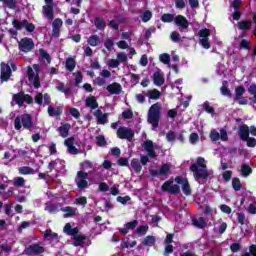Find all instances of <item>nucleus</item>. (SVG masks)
Here are the masks:
<instances>
[{
  "label": "nucleus",
  "instance_id": "f257e3e1",
  "mask_svg": "<svg viewBox=\"0 0 256 256\" xmlns=\"http://www.w3.org/2000/svg\"><path fill=\"white\" fill-rule=\"evenodd\" d=\"M190 171L193 173L195 181L200 179H209V170L207 169V164H205V158L198 157L196 163L190 166Z\"/></svg>",
  "mask_w": 256,
  "mask_h": 256
},
{
  "label": "nucleus",
  "instance_id": "f03ea898",
  "mask_svg": "<svg viewBox=\"0 0 256 256\" xmlns=\"http://www.w3.org/2000/svg\"><path fill=\"white\" fill-rule=\"evenodd\" d=\"M142 147L146 151L147 155L140 156V163L145 166L149 163V159H157V152L155 151L161 149V147L154 143L153 140H145Z\"/></svg>",
  "mask_w": 256,
  "mask_h": 256
},
{
  "label": "nucleus",
  "instance_id": "7ed1b4c3",
  "mask_svg": "<svg viewBox=\"0 0 256 256\" xmlns=\"http://www.w3.org/2000/svg\"><path fill=\"white\" fill-rule=\"evenodd\" d=\"M159 121H161V104L155 103L148 110L147 123L152 125L153 129H157Z\"/></svg>",
  "mask_w": 256,
  "mask_h": 256
},
{
  "label": "nucleus",
  "instance_id": "20e7f679",
  "mask_svg": "<svg viewBox=\"0 0 256 256\" xmlns=\"http://www.w3.org/2000/svg\"><path fill=\"white\" fill-rule=\"evenodd\" d=\"M14 127L16 131H21V127L28 129V131H32L34 127L33 117L28 113L23 114L21 117L17 116L14 119Z\"/></svg>",
  "mask_w": 256,
  "mask_h": 256
},
{
  "label": "nucleus",
  "instance_id": "39448f33",
  "mask_svg": "<svg viewBox=\"0 0 256 256\" xmlns=\"http://www.w3.org/2000/svg\"><path fill=\"white\" fill-rule=\"evenodd\" d=\"M39 73H41V68L39 65H34L33 68L31 66L27 67L28 81L33 84L35 89H39V87H41V79L39 78Z\"/></svg>",
  "mask_w": 256,
  "mask_h": 256
},
{
  "label": "nucleus",
  "instance_id": "423d86ee",
  "mask_svg": "<svg viewBox=\"0 0 256 256\" xmlns=\"http://www.w3.org/2000/svg\"><path fill=\"white\" fill-rule=\"evenodd\" d=\"M211 33H213V29L207 28L201 29L198 33L200 45H202L204 49H209L211 47L209 44V35H211Z\"/></svg>",
  "mask_w": 256,
  "mask_h": 256
},
{
  "label": "nucleus",
  "instance_id": "0eeeda50",
  "mask_svg": "<svg viewBox=\"0 0 256 256\" xmlns=\"http://www.w3.org/2000/svg\"><path fill=\"white\" fill-rule=\"evenodd\" d=\"M116 135L118 139H126L127 141H133V137H135V132L131 128L122 126L117 129Z\"/></svg>",
  "mask_w": 256,
  "mask_h": 256
},
{
  "label": "nucleus",
  "instance_id": "6e6552de",
  "mask_svg": "<svg viewBox=\"0 0 256 256\" xmlns=\"http://www.w3.org/2000/svg\"><path fill=\"white\" fill-rule=\"evenodd\" d=\"M161 189L164 193H171V195H179V193H181L179 185L173 184L172 180L164 182Z\"/></svg>",
  "mask_w": 256,
  "mask_h": 256
},
{
  "label": "nucleus",
  "instance_id": "1a4fd4ad",
  "mask_svg": "<svg viewBox=\"0 0 256 256\" xmlns=\"http://www.w3.org/2000/svg\"><path fill=\"white\" fill-rule=\"evenodd\" d=\"M87 177H89V173L81 170L77 172L76 185L78 189H87V187H89V182H87Z\"/></svg>",
  "mask_w": 256,
  "mask_h": 256
},
{
  "label": "nucleus",
  "instance_id": "9d476101",
  "mask_svg": "<svg viewBox=\"0 0 256 256\" xmlns=\"http://www.w3.org/2000/svg\"><path fill=\"white\" fill-rule=\"evenodd\" d=\"M25 255H43L45 253V247L39 245V243H34L29 245L24 250Z\"/></svg>",
  "mask_w": 256,
  "mask_h": 256
},
{
  "label": "nucleus",
  "instance_id": "9b49d317",
  "mask_svg": "<svg viewBox=\"0 0 256 256\" xmlns=\"http://www.w3.org/2000/svg\"><path fill=\"white\" fill-rule=\"evenodd\" d=\"M245 86L239 85L235 88V95H234V101H238L239 105H248L249 100L243 98V95H245Z\"/></svg>",
  "mask_w": 256,
  "mask_h": 256
},
{
  "label": "nucleus",
  "instance_id": "f8f14e48",
  "mask_svg": "<svg viewBox=\"0 0 256 256\" xmlns=\"http://www.w3.org/2000/svg\"><path fill=\"white\" fill-rule=\"evenodd\" d=\"M18 47L23 53H29L35 47V43L33 39L25 37L18 42Z\"/></svg>",
  "mask_w": 256,
  "mask_h": 256
},
{
  "label": "nucleus",
  "instance_id": "ddd939ff",
  "mask_svg": "<svg viewBox=\"0 0 256 256\" xmlns=\"http://www.w3.org/2000/svg\"><path fill=\"white\" fill-rule=\"evenodd\" d=\"M170 171H171V165L165 163L160 166L159 170L151 169L150 175L151 177H165L169 175Z\"/></svg>",
  "mask_w": 256,
  "mask_h": 256
},
{
  "label": "nucleus",
  "instance_id": "4468645a",
  "mask_svg": "<svg viewBox=\"0 0 256 256\" xmlns=\"http://www.w3.org/2000/svg\"><path fill=\"white\" fill-rule=\"evenodd\" d=\"M13 26L15 27V29H23V27H25L26 31H28V33H33V31H35V25H33V23H29L27 20H23L22 22L18 21V20H13Z\"/></svg>",
  "mask_w": 256,
  "mask_h": 256
},
{
  "label": "nucleus",
  "instance_id": "2eb2a0df",
  "mask_svg": "<svg viewBox=\"0 0 256 256\" xmlns=\"http://www.w3.org/2000/svg\"><path fill=\"white\" fill-rule=\"evenodd\" d=\"M74 144V137H69L64 141V145L67 147V151L68 153H70V155H79V149H77Z\"/></svg>",
  "mask_w": 256,
  "mask_h": 256
},
{
  "label": "nucleus",
  "instance_id": "dca6fc26",
  "mask_svg": "<svg viewBox=\"0 0 256 256\" xmlns=\"http://www.w3.org/2000/svg\"><path fill=\"white\" fill-rule=\"evenodd\" d=\"M137 225H139V221L133 220V221H130V222H127L126 224H124V228H120V229H118V231L121 235H127V233H129V231H133V229H136Z\"/></svg>",
  "mask_w": 256,
  "mask_h": 256
},
{
  "label": "nucleus",
  "instance_id": "f3484780",
  "mask_svg": "<svg viewBox=\"0 0 256 256\" xmlns=\"http://www.w3.org/2000/svg\"><path fill=\"white\" fill-rule=\"evenodd\" d=\"M12 73L13 72L11 71V66L2 65L1 66V74H0L1 81H9V79H11Z\"/></svg>",
  "mask_w": 256,
  "mask_h": 256
},
{
  "label": "nucleus",
  "instance_id": "a211bd4d",
  "mask_svg": "<svg viewBox=\"0 0 256 256\" xmlns=\"http://www.w3.org/2000/svg\"><path fill=\"white\" fill-rule=\"evenodd\" d=\"M106 89L110 95H120L123 87H121V84L113 82L112 84L108 85Z\"/></svg>",
  "mask_w": 256,
  "mask_h": 256
},
{
  "label": "nucleus",
  "instance_id": "6ab92c4d",
  "mask_svg": "<svg viewBox=\"0 0 256 256\" xmlns=\"http://www.w3.org/2000/svg\"><path fill=\"white\" fill-rule=\"evenodd\" d=\"M249 126L247 124H243L241 126H239L238 128V135L241 139V141H246L247 139H249Z\"/></svg>",
  "mask_w": 256,
  "mask_h": 256
},
{
  "label": "nucleus",
  "instance_id": "aec40b11",
  "mask_svg": "<svg viewBox=\"0 0 256 256\" xmlns=\"http://www.w3.org/2000/svg\"><path fill=\"white\" fill-rule=\"evenodd\" d=\"M174 23L177 27H180V29H187V27H189V21L183 15L176 16L174 18Z\"/></svg>",
  "mask_w": 256,
  "mask_h": 256
},
{
  "label": "nucleus",
  "instance_id": "412c9836",
  "mask_svg": "<svg viewBox=\"0 0 256 256\" xmlns=\"http://www.w3.org/2000/svg\"><path fill=\"white\" fill-rule=\"evenodd\" d=\"M94 116L97 119L98 125H105V123H107L109 121L108 120L109 114H107V113L103 114V111H101L99 109L96 110V112L94 113Z\"/></svg>",
  "mask_w": 256,
  "mask_h": 256
},
{
  "label": "nucleus",
  "instance_id": "4be33fe9",
  "mask_svg": "<svg viewBox=\"0 0 256 256\" xmlns=\"http://www.w3.org/2000/svg\"><path fill=\"white\" fill-rule=\"evenodd\" d=\"M42 13L44 17H46V19H48L49 21H53V5H44L42 8Z\"/></svg>",
  "mask_w": 256,
  "mask_h": 256
},
{
  "label": "nucleus",
  "instance_id": "5701e85b",
  "mask_svg": "<svg viewBox=\"0 0 256 256\" xmlns=\"http://www.w3.org/2000/svg\"><path fill=\"white\" fill-rule=\"evenodd\" d=\"M86 107L91 108V110L99 109V103L97 102V98L95 96H89L85 100Z\"/></svg>",
  "mask_w": 256,
  "mask_h": 256
},
{
  "label": "nucleus",
  "instance_id": "b1692460",
  "mask_svg": "<svg viewBox=\"0 0 256 256\" xmlns=\"http://www.w3.org/2000/svg\"><path fill=\"white\" fill-rule=\"evenodd\" d=\"M71 130V124L65 123L62 126L58 127L57 131L60 134V137H63V139L69 137V131Z\"/></svg>",
  "mask_w": 256,
  "mask_h": 256
},
{
  "label": "nucleus",
  "instance_id": "393cba45",
  "mask_svg": "<svg viewBox=\"0 0 256 256\" xmlns=\"http://www.w3.org/2000/svg\"><path fill=\"white\" fill-rule=\"evenodd\" d=\"M60 211L65 213L63 215L64 219H69V217H75V215L77 214V210L71 206H66L64 208H61Z\"/></svg>",
  "mask_w": 256,
  "mask_h": 256
},
{
  "label": "nucleus",
  "instance_id": "a878e982",
  "mask_svg": "<svg viewBox=\"0 0 256 256\" xmlns=\"http://www.w3.org/2000/svg\"><path fill=\"white\" fill-rule=\"evenodd\" d=\"M48 115L50 117H61L63 115V107L58 106L57 108H53V106H49Z\"/></svg>",
  "mask_w": 256,
  "mask_h": 256
},
{
  "label": "nucleus",
  "instance_id": "bb28decb",
  "mask_svg": "<svg viewBox=\"0 0 256 256\" xmlns=\"http://www.w3.org/2000/svg\"><path fill=\"white\" fill-rule=\"evenodd\" d=\"M153 83L156 87H161L165 85V77L161 73L155 72L153 75Z\"/></svg>",
  "mask_w": 256,
  "mask_h": 256
},
{
  "label": "nucleus",
  "instance_id": "cd10ccee",
  "mask_svg": "<svg viewBox=\"0 0 256 256\" xmlns=\"http://www.w3.org/2000/svg\"><path fill=\"white\" fill-rule=\"evenodd\" d=\"M228 85H229V82L224 80L222 82V86L220 88V92H221V95H223L224 97L231 98V97H233V93H231V90L229 89Z\"/></svg>",
  "mask_w": 256,
  "mask_h": 256
},
{
  "label": "nucleus",
  "instance_id": "c85d7f7f",
  "mask_svg": "<svg viewBox=\"0 0 256 256\" xmlns=\"http://www.w3.org/2000/svg\"><path fill=\"white\" fill-rule=\"evenodd\" d=\"M192 225L194 227H197V229H205V227H207V221L205 220V218L200 217L198 219H192Z\"/></svg>",
  "mask_w": 256,
  "mask_h": 256
},
{
  "label": "nucleus",
  "instance_id": "c756f323",
  "mask_svg": "<svg viewBox=\"0 0 256 256\" xmlns=\"http://www.w3.org/2000/svg\"><path fill=\"white\" fill-rule=\"evenodd\" d=\"M24 97H25V92L20 91L17 94H14L12 99L13 101H15L16 105H18L19 107H23Z\"/></svg>",
  "mask_w": 256,
  "mask_h": 256
},
{
  "label": "nucleus",
  "instance_id": "7c9ffc66",
  "mask_svg": "<svg viewBox=\"0 0 256 256\" xmlns=\"http://www.w3.org/2000/svg\"><path fill=\"white\" fill-rule=\"evenodd\" d=\"M131 167L134 169L135 173H141L143 166H141V162L137 158H133L131 161Z\"/></svg>",
  "mask_w": 256,
  "mask_h": 256
},
{
  "label": "nucleus",
  "instance_id": "2f4dec72",
  "mask_svg": "<svg viewBox=\"0 0 256 256\" xmlns=\"http://www.w3.org/2000/svg\"><path fill=\"white\" fill-rule=\"evenodd\" d=\"M39 53L42 63H47L49 65L51 63V56L49 55V53H47V51L43 49H40Z\"/></svg>",
  "mask_w": 256,
  "mask_h": 256
},
{
  "label": "nucleus",
  "instance_id": "473e14b6",
  "mask_svg": "<svg viewBox=\"0 0 256 256\" xmlns=\"http://www.w3.org/2000/svg\"><path fill=\"white\" fill-rule=\"evenodd\" d=\"M148 97L152 101H158V99H161V92L158 89H153L148 91Z\"/></svg>",
  "mask_w": 256,
  "mask_h": 256
},
{
  "label": "nucleus",
  "instance_id": "72a5a7b5",
  "mask_svg": "<svg viewBox=\"0 0 256 256\" xmlns=\"http://www.w3.org/2000/svg\"><path fill=\"white\" fill-rule=\"evenodd\" d=\"M18 171L20 175H34L35 174V169L29 167V166H22L18 168Z\"/></svg>",
  "mask_w": 256,
  "mask_h": 256
},
{
  "label": "nucleus",
  "instance_id": "f704fd0d",
  "mask_svg": "<svg viewBox=\"0 0 256 256\" xmlns=\"http://www.w3.org/2000/svg\"><path fill=\"white\" fill-rule=\"evenodd\" d=\"M85 239H87V236L85 235H77L74 237V247H81V245H83V243L85 242Z\"/></svg>",
  "mask_w": 256,
  "mask_h": 256
},
{
  "label": "nucleus",
  "instance_id": "c9c22d12",
  "mask_svg": "<svg viewBox=\"0 0 256 256\" xmlns=\"http://www.w3.org/2000/svg\"><path fill=\"white\" fill-rule=\"evenodd\" d=\"M202 107H203V111H205L206 113H209V115H215V108L211 106L209 101H205L202 104Z\"/></svg>",
  "mask_w": 256,
  "mask_h": 256
},
{
  "label": "nucleus",
  "instance_id": "e433bc0d",
  "mask_svg": "<svg viewBox=\"0 0 256 256\" xmlns=\"http://www.w3.org/2000/svg\"><path fill=\"white\" fill-rule=\"evenodd\" d=\"M94 25L100 31H103V29H105V27H107V23L102 18H96L94 20Z\"/></svg>",
  "mask_w": 256,
  "mask_h": 256
},
{
  "label": "nucleus",
  "instance_id": "4c0bfd02",
  "mask_svg": "<svg viewBox=\"0 0 256 256\" xmlns=\"http://www.w3.org/2000/svg\"><path fill=\"white\" fill-rule=\"evenodd\" d=\"M99 43H101V40L99 39V36H97V35H92L88 39V45H90L91 47H97V45H99Z\"/></svg>",
  "mask_w": 256,
  "mask_h": 256
},
{
  "label": "nucleus",
  "instance_id": "58836bf2",
  "mask_svg": "<svg viewBox=\"0 0 256 256\" xmlns=\"http://www.w3.org/2000/svg\"><path fill=\"white\" fill-rule=\"evenodd\" d=\"M125 61H127V54L119 53L117 60H112V65H119V63H125Z\"/></svg>",
  "mask_w": 256,
  "mask_h": 256
},
{
  "label": "nucleus",
  "instance_id": "ea45409f",
  "mask_svg": "<svg viewBox=\"0 0 256 256\" xmlns=\"http://www.w3.org/2000/svg\"><path fill=\"white\" fill-rule=\"evenodd\" d=\"M251 173H253V169L251 168V166L243 164L241 167V174L243 175V177H249Z\"/></svg>",
  "mask_w": 256,
  "mask_h": 256
},
{
  "label": "nucleus",
  "instance_id": "a19ab883",
  "mask_svg": "<svg viewBox=\"0 0 256 256\" xmlns=\"http://www.w3.org/2000/svg\"><path fill=\"white\" fill-rule=\"evenodd\" d=\"M148 231H149V225H141L136 229L135 233L136 235L141 237V235H145Z\"/></svg>",
  "mask_w": 256,
  "mask_h": 256
},
{
  "label": "nucleus",
  "instance_id": "79ce46f5",
  "mask_svg": "<svg viewBox=\"0 0 256 256\" xmlns=\"http://www.w3.org/2000/svg\"><path fill=\"white\" fill-rule=\"evenodd\" d=\"M57 91H60V93H69L71 91V87H65V83L58 82V85L56 86Z\"/></svg>",
  "mask_w": 256,
  "mask_h": 256
},
{
  "label": "nucleus",
  "instance_id": "37998d69",
  "mask_svg": "<svg viewBox=\"0 0 256 256\" xmlns=\"http://www.w3.org/2000/svg\"><path fill=\"white\" fill-rule=\"evenodd\" d=\"M152 17H153V13H151V11L149 10H146L142 13L141 20L143 21V23H147L148 21H151Z\"/></svg>",
  "mask_w": 256,
  "mask_h": 256
},
{
  "label": "nucleus",
  "instance_id": "c03bdc74",
  "mask_svg": "<svg viewBox=\"0 0 256 256\" xmlns=\"http://www.w3.org/2000/svg\"><path fill=\"white\" fill-rule=\"evenodd\" d=\"M143 245L147 247H153L155 245V237L154 236H146L143 241Z\"/></svg>",
  "mask_w": 256,
  "mask_h": 256
},
{
  "label": "nucleus",
  "instance_id": "a18cd8bd",
  "mask_svg": "<svg viewBox=\"0 0 256 256\" xmlns=\"http://www.w3.org/2000/svg\"><path fill=\"white\" fill-rule=\"evenodd\" d=\"M232 189L234 191H241V180L237 177L232 179Z\"/></svg>",
  "mask_w": 256,
  "mask_h": 256
},
{
  "label": "nucleus",
  "instance_id": "49530a36",
  "mask_svg": "<svg viewBox=\"0 0 256 256\" xmlns=\"http://www.w3.org/2000/svg\"><path fill=\"white\" fill-rule=\"evenodd\" d=\"M161 21H163V23H173L175 16H173V14H164L161 17Z\"/></svg>",
  "mask_w": 256,
  "mask_h": 256
},
{
  "label": "nucleus",
  "instance_id": "de8ad7c7",
  "mask_svg": "<svg viewBox=\"0 0 256 256\" xmlns=\"http://www.w3.org/2000/svg\"><path fill=\"white\" fill-rule=\"evenodd\" d=\"M14 187H25V178L16 177L13 182Z\"/></svg>",
  "mask_w": 256,
  "mask_h": 256
},
{
  "label": "nucleus",
  "instance_id": "09e8293b",
  "mask_svg": "<svg viewBox=\"0 0 256 256\" xmlns=\"http://www.w3.org/2000/svg\"><path fill=\"white\" fill-rule=\"evenodd\" d=\"M248 93L253 95V104L256 105V84H252L248 87Z\"/></svg>",
  "mask_w": 256,
  "mask_h": 256
},
{
  "label": "nucleus",
  "instance_id": "8fccbe9b",
  "mask_svg": "<svg viewBox=\"0 0 256 256\" xmlns=\"http://www.w3.org/2000/svg\"><path fill=\"white\" fill-rule=\"evenodd\" d=\"M210 139L213 142H217L219 141V139H221V134H219V132H217V130H211L210 132Z\"/></svg>",
  "mask_w": 256,
  "mask_h": 256
},
{
  "label": "nucleus",
  "instance_id": "3c124183",
  "mask_svg": "<svg viewBox=\"0 0 256 256\" xmlns=\"http://www.w3.org/2000/svg\"><path fill=\"white\" fill-rule=\"evenodd\" d=\"M96 143L98 145V147H105V145H107V140L105 139V136L103 135H99L96 137Z\"/></svg>",
  "mask_w": 256,
  "mask_h": 256
},
{
  "label": "nucleus",
  "instance_id": "603ef678",
  "mask_svg": "<svg viewBox=\"0 0 256 256\" xmlns=\"http://www.w3.org/2000/svg\"><path fill=\"white\" fill-rule=\"evenodd\" d=\"M182 191L184 195H191V185L189 184V180L182 185Z\"/></svg>",
  "mask_w": 256,
  "mask_h": 256
},
{
  "label": "nucleus",
  "instance_id": "864d4df0",
  "mask_svg": "<svg viewBox=\"0 0 256 256\" xmlns=\"http://www.w3.org/2000/svg\"><path fill=\"white\" fill-rule=\"evenodd\" d=\"M159 60L164 64L168 65L169 61H171V56L169 54L164 53L159 56Z\"/></svg>",
  "mask_w": 256,
  "mask_h": 256
},
{
  "label": "nucleus",
  "instance_id": "5fc2aeb1",
  "mask_svg": "<svg viewBox=\"0 0 256 256\" xmlns=\"http://www.w3.org/2000/svg\"><path fill=\"white\" fill-rule=\"evenodd\" d=\"M69 114L74 117V119H79V117H81V112H79V110L77 108H70L69 109Z\"/></svg>",
  "mask_w": 256,
  "mask_h": 256
},
{
  "label": "nucleus",
  "instance_id": "6e6d98bb",
  "mask_svg": "<svg viewBox=\"0 0 256 256\" xmlns=\"http://www.w3.org/2000/svg\"><path fill=\"white\" fill-rule=\"evenodd\" d=\"M251 28V21H242L239 22V29L246 31L247 29Z\"/></svg>",
  "mask_w": 256,
  "mask_h": 256
},
{
  "label": "nucleus",
  "instance_id": "4d7b16f0",
  "mask_svg": "<svg viewBox=\"0 0 256 256\" xmlns=\"http://www.w3.org/2000/svg\"><path fill=\"white\" fill-rule=\"evenodd\" d=\"M164 256H169L174 251V247L171 244H164Z\"/></svg>",
  "mask_w": 256,
  "mask_h": 256
},
{
  "label": "nucleus",
  "instance_id": "13d9d810",
  "mask_svg": "<svg viewBox=\"0 0 256 256\" xmlns=\"http://www.w3.org/2000/svg\"><path fill=\"white\" fill-rule=\"evenodd\" d=\"M174 237H175L174 233H168L164 240V245H171V243H173Z\"/></svg>",
  "mask_w": 256,
  "mask_h": 256
},
{
  "label": "nucleus",
  "instance_id": "bf43d9fd",
  "mask_svg": "<svg viewBox=\"0 0 256 256\" xmlns=\"http://www.w3.org/2000/svg\"><path fill=\"white\" fill-rule=\"evenodd\" d=\"M246 142L247 147L255 148L256 146V139L253 137H248L247 140H244Z\"/></svg>",
  "mask_w": 256,
  "mask_h": 256
},
{
  "label": "nucleus",
  "instance_id": "052dcab7",
  "mask_svg": "<svg viewBox=\"0 0 256 256\" xmlns=\"http://www.w3.org/2000/svg\"><path fill=\"white\" fill-rule=\"evenodd\" d=\"M122 117L124 119H133V110L127 109L122 112Z\"/></svg>",
  "mask_w": 256,
  "mask_h": 256
},
{
  "label": "nucleus",
  "instance_id": "680f3d73",
  "mask_svg": "<svg viewBox=\"0 0 256 256\" xmlns=\"http://www.w3.org/2000/svg\"><path fill=\"white\" fill-rule=\"evenodd\" d=\"M116 201H118V203H121V205H125L128 201H131V197L130 196H118Z\"/></svg>",
  "mask_w": 256,
  "mask_h": 256
},
{
  "label": "nucleus",
  "instance_id": "e2e57ef3",
  "mask_svg": "<svg viewBox=\"0 0 256 256\" xmlns=\"http://www.w3.org/2000/svg\"><path fill=\"white\" fill-rule=\"evenodd\" d=\"M189 141L192 145H195L199 141V134L193 132L190 134Z\"/></svg>",
  "mask_w": 256,
  "mask_h": 256
},
{
  "label": "nucleus",
  "instance_id": "0e129e2a",
  "mask_svg": "<svg viewBox=\"0 0 256 256\" xmlns=\"http://www.w3.org/2000/svg\"><path fill=\"white\" fill-rule=\"evenodd\" d=\"M46 211H48V213H59V206L55 204L49 205L46 207Z\"/></svg>",
  "mask_w": 256,
  "mask_h": 256
},
{
  "label": "nucleus",
  "instance_id": "69168bd1",
  "mask_svg": "<svg viewBox=\"0 0 256 256\" xmlns=\"http://www.w3.org/2000/svg\"><path fill=\"white\" fill-rule=\"evenodd\" d=\"M237 220L240 225H245V222L247 221L244 213H237Z\"/></svg>",
  "mask_w": 256,
  "mask_h": 256
},
{
  "label": "nucleus",
  "instance_id": "338daca9",
  "mask_svg": "<svg viewBox=\"0 0 256 256\" xmlns=\"http://www.w3.org/2000/svg\"><path fill=\"white\" fill-rule=\"evenodd\" d=\"M34 101L37 105H43V94L37 93L34 97Z\"/></svg>",
  "mask_w": 256,
  "mask_h": 256
},
{
  "label": "nucleus",
  "instance_id": "774afa93",
  "mask_svg": "<svg viewBox=\"0 0 256 256\" xmlns=\"http://www.w3.org/2000/svg\"><path fill=\"white\" fill-rule=\"evenodd\" d=\"M86 203H87V197L85 196H81L80 198L75 200L76 205H82L83 207H85Z\"/></svg>",
  "mask_w": 256,
  "mask_h": 256
}]
</instances>
